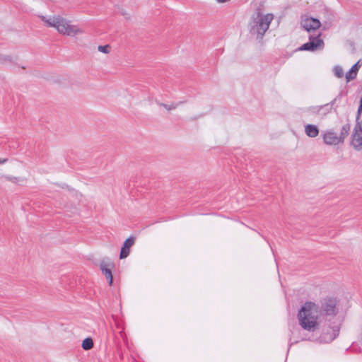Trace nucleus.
<instances>
[{
    "label": "nucleus",
    "instance_id": "nucleus-1",
    "mask_svg": "<svg viewBox=\"0 0 362 362\" xmlns=\"http://www.w3.org/2000/svg\"><path fill=\"white\" fill-rule=\"evenodd\" d=\"M321 317L320 305L313 302L305 303L298 314L300 327L311 332L320 328Z\"/></svg>",
    "mask_w": 362,
    "mask_h": 362
},
{
    "label": "nucleus",
    "instance_id": "nucleus-2",
    "mask_svg": "<svg viewBox=\"0 0 362 362\" xmlns=\"http://www.w3.org/2000/svg\"><path fill=\"white\" fill-rule=\"evenodd\" d=\"M42 20L49 27L56 28L58 32L62 35L74 36L83 33V30L69 23V21L60 16H56L47 18L45 16L41 17Z\"/></svg>",
    "mask_w": 362,
    "mask_h": 362
},
{
    "label": "nucleus",
    "instance_id": "nucleus-3",
    "mask_svg": "<svg viewBox=\"0 0 362 362\" xmlns=\"http://www.w3.org/2000/svg\"><path fill=\"white\" fill-rule=\"evenodd\" d=\"M273 18V14L264 15L261 13L259 8L257 9V17L250 24V33L252 35H257V39H262L269 29Z\"/></svg>",
    "mask_w": 362,
    "mask_h": 362
},
{
    "label": "nucleus",
    "instance_id": "nucleus-4",
    "mask_svg": "<svg viewBox=\"0 0 362 362\" xmlns=\"http://www.w3.org/2000/svg\"><path fill=\"white\" fill-rule=\"evenodd\" d=\"M320 309L321 317H334L338 313V310L337 308V299L332 298L323 299L321 302ZM325 320H328L329 322L330 319L326 318Z\"/></svg>",
    "mask_w": 362,
    "mask_h": 362
},
{
    "label": "nucleus",
    "instance_id": "nucleus-5",
    "mask_svg": "<svg viewBox=\"0 0 362 362\" xmlns=\"http://www.w3.org/2000/svg\"><path fill=\"white\" fill-rule=\"evenodd\" d=\"M339 328L337 325L332 326L330 323L324 325L322 327L320 338L325 342L332 341L339 334Z\"/></svg>",
    "mask_w": 362,
    "mask_h": 362
},
{
    "label": "nucleus",
    "instance_id": "nucleus-6",
    "mask_svg": "<svg viewBox=\"0 0 362 362\" xmlns=\"http://www.w3.org/2000/svg\"><path fill=\"white\" fill-rule=\"evenodd\" d=\"M356 122L351 144L355 149L359 151L362 147V121L356 118Z\"/></svg>",
    "mask_w": 362,
    "mask_h": 362
},
{
    "label": "nucleus",
    "instance_id": "nucleus-7",
    "mask_svg": "<svg viewBox=\"0 0 362 362\" xmlns=\"http://www.w3.org/2000/svg\"><path fill=\"white\" fill-rule=\"evenodd\" d=\"M320 34L316 37L310 36V42L303 44L300 48V50L315 51L317 48L324 45L322 40L320 38Z\"/></svg>",
    "mask_w": 362,
    "mask_h": 362
},
{
    "label": "nucleus",
    "instance_id": "nucleus-8",
    "mask_svg": "<svg viewBox=\"0 0 362 362\" xmlns=\"http://www.w3.org/2000/svg\"><path fill=\"white\" fill-rule=\"evenodd\" d=\"M301 25L305 30L310 32L317 30L321 23L317 18H307L301 21Z\"/></svg>",
    "mask_w": 362,
    "mask_h": 362
},
{
    "label": "nucleus",
    "instance_id": "nucleus-9",
    "mask_svg": "<svg viewBox=\"0 0 362 362\" xmlns=\"http://www.w3.org/2000/svg\"><path fill=\"white\" fill-rule=\"evenodd\" d=\"M134 243L135 238L133 236H130L129 238L125 240L121 248L119 254L120 259H124L128 257V255L130 253V249L134 245Z\"/></svg>",
    "mask_w": 362,
    "mask_h": 362
},
{
    "label": "nucleus",
    "instance_id": "nucleus-10",
    "mask_svg": "<svg viewBox=\"0 0 362 362\" xmlns=\"http://www.w3.org/2000/svg\"><path fill=\"white\" fill-rule=\"evenodd\" d=\"M114 267V264L111 262H101L100 267L102 271L103 275L108 280L109 285L111 286L112 284V274L111 269Z\"/></svg>",
    "mask_w": 362,
    "mask_h": 362
},
{
    "label": "nucleus",
    "instance_id": "nucleus-11",
    "mask_svg": "<svg viewBox=\"0 0 362 362\" xmlns=\"http://www.w3.org/2000/svg\"><path fill=\"white\" fill-rule=\"evenodd\" d=\"M323 141L328 145H337L340 142V139L337 136V134L334 132H327L323 135Z\"/></svg>",
    "mask_w": 362,
    "mask_h": 362
},
{
    "label": "nucleus",
    "instance_id": "nucleus-12",
    "mask_svg": "<svg viewBox=\"0 0 362 362\" xmlns=\"http://www.w3.org/2000/svg\"><path fill=\"white\" fill-rule=\"evenodd\" d=\"M305 132L309 137L315 138L319 134V129L316 125L307 124L305 126Z\"/></svg>",
    "mask_w": 362,
    "mask_h": 362
},
{
    "label": "nucleus",
    "instance_id": "nucleus-13",
    "mask_svg": "<svg viewBox=\"0 0 362 362\" xmlns=\"http://www.w3.org/2000/svg\"><path fill=\"white\" fill-rule=\"evenodd\" d=\"M156 103L160 107H163L165 109H166L168 112H170L171 110H175L178 107L179 105L184 103V102L180 101L179 103H172L171 104L168 105V104H165L163 103H160L159 101H156Z\"/></svg>",
    "mask_w": 362,
    "mask_h": 362
},
{
    "label": "nucleus",
    "instance_id": "nucleus-14",
    "mask_svg": "<svg viewBox=\"0 0 362 362\" xmlns=\"http://www.w3.org/2000/svg\"><path fill=\"white\" fill-rule=\"evenodd\" d=\"M350 128H351V126L349 124H346L342 127V128L341 129V132H340V136H338L339 139H340L341 143H343L345 138L349 135Z\"/></svg>",
    "mask_w": 362,
    "mask_h": 362
},
{
    "label": "nucleus",
    "instance_id": "nucleus-15",
    "mask_svg": "<svg viewBox=\"0 0 362 362\" xmlns=\"http://www.w3.org/2000/svg\"><path fill=\"white\" fill-rule=\"evenodd\" d=\"M81 346L84 350H90L93 347V341L91 338H86L83 341Z\"/></svg>",
    "mask_w": 362,
    "mask_h": 362
},
{
    "label": "nucleus",
    "instance_id": "nucleus-16",
    "mask_svg": "<svg viewBox=\"0 0 362 362\" xmlns=\"http://www.w3.org/2000/svg\"><path fill=\"white\" fill-rule=\"evenodd\" d=\"M357 74L354 69H351L346 74V79L347 82H349L351 80H354L356 78Z\"/></svg>",
    "mask_w": 362,
    "mask_h": 362
},
{
    "label": "nucleus",
    "instance_id": "nucleus-17",
    "mask_svg": "<svg viewBox=\"0 0 362 362\" xmlns=\"http://www.w3.org/2000/svg\"><path fill=\"white\" fill-rule=\"evenodd\" d=\"M334 74L337 78H342L344 76V70L340 66H335L334 68Z\"/></svg>",
    "mask_w": 362,
    "mask_h": 362
},
{
    "label": "nucleus",
    "instance_id": "nucleus-18",
    "mask_svg": "<svg viewBox=\"0 0 362 362\" xmlns=\"http://www.w3.org/2000/svg\"><path fill=\"white\" fill-rule=\"evenodd\" d=\"M11 62H12V59L10 56L0 54V63L1 64H7V63H11Z\"/></svg>",
    "mask_w": 362,
    "mask_h": 362
},
{
    "label": "nucleus",
    "instance_id": "nucleus-19",
    "mask_svg": "<svg viewBox=\"0 0 362 362\" xmlns=\"http://www.w3.org/2000/svg\"><path fill=\"white\" fill-rule=\"evenodd\" d=\"M98 49L100 52L107 54L110 52L111 47L109 45H106L104 46L100 45Z\"/></svg>",
    "mask_w": 362,
    "mask_h": 362
},
{
    "label": "nucleus",
    "instance_id": "nucleus-20",
    "mask_svg": "<svg viewBox=\"0 0 362 362\" xmlns=\"http://www.w3.org/2000/svg\"><path fill=\"white\" fill-rule=\"evenodd\" d=\"M5 178L6 180L12 182H16L18 180V178L16 177H12V176H8V175L5 176Z\"/></svg>",
    "mask_w": 362,
    "mask_h": 362
},
{
    "label": "nucleus",
    "instance_id": "nucleus-21",
    "mask_svg": "<svg viewBox=\"0 0 362 362\" xmlns=\"http://www.w3.org/2000/svg\"><path fill=\"white\" fill-rule=\"evenodd\" d=\"M361 60L358 61L354 66H352L351 69H354V71L358 73L359 68L361 67L360 64Z\"/></svg>",
    "mask_w": 362,
    "mask_h": 362
},
{
    "label": "nucleus",
    "instance_id": "nucleus-22",
    "mask_svg": "<svg viewBox=\"0 0 362 362\" xmlns=\"http://www.w3.org/2000/svg\"><path fill=\"white\" fill-rule=\"evenodd\" d=\"M230 0H216V1L218 2V3H226V2H228Z\"/></svg>",
    "mask_w": 362,
    "mask_h": 362
},
{
    "label": "nucleus",
    "instance_id": "nucleus-23",
    "mask_svg": "<svg viewBox=\"0 0 362 362\" xmlns=\"http://www.w3.org/2000/svg\"><path fill=\"white\" fill-rule=\"evenodd\" d=\"M336 100H337V99L335 98V99H334V100L331 102L332 105H334V103H335Z\"/></svg>",
    "mask_w": 362,
    "mask_h": 362
},
{
    "label": "nucleus",
    "instance_id": "nucleus-24",
    "mask_svg": "<svg viewBox=\"0 0 362 362\" xmlns=\"http://www.w3.org/2000/svg\"><path fill=\"white\" fill-rule=\"evenodd\" d=\"M6 160V159H4V160H0V164H1V163H4Z\"/></svg>",
    "mask_w": 362,
    "mask_h": 362
}]
</instances>
